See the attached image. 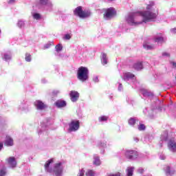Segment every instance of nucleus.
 Masks as SVG:
<instances>
[{"label":"nucleus","mask_w":176,"mask_h":176,"mask_svg":"<svg viewBox=\"0 0 176 176\" xmlns=\"http://www.w3.org/2000/svg\"><path fill=\"white\" fill-rule=\"evenodd\" d=\"M8 164H10L11 167L14 168L17 166V162H16V158L14 157H10L7 160Z\"/></svg>","instance_id":"11"},{"label":"nucleus","mask_w":176,"mask_h":176,"mask_svg":"<svg viewBox=\"0 0 176 176\" xmlns=\"http://www.w3.org/2000/svg\"><path fill=\"white\" fill-rule=\"evenodd\" d=\"M153 6H155V2L150 1L149 4L146 5V10L130 14L126 19L128 24L134 25L156 20L159 16V10L155 12L151 11Z\"/></svg>","instance_id":"1"},{"label":"nucleus","mask_w":176,"mask_h":176,"mask_svg":"<svg viewBox=\"0 0 176 176\" xmlns=\"http://www.w3.org/2000/svg\"><path fill=\"white\" fill-rule=\"evenodd\" d=\"M174 65H176V63H173Z\"/></svg>","instance_id":"44"},{"label":"nucleus","mask_w":176,"mask_h":176,"mask_svg":"<svg viewBox=\"0 0 176 176\" xmlns=\"http://www.w3.org/2000/svg\"><path fill=\"white\" fill-rule=\"evenodd\" d=\"M77 78L81 82H86L89 79V69L83 66L80 67L77 71Z\"/></svg>","instance_id":"2"},{"label":"nucleus","mask_w":176,"mask_h":176,"mask_svg":"<svg viewBox=\"0 0 176 176\" xmlns=\"http://www.w3.org/2000/svg\"><path fill=\"white\" fill-rule=\"evenodd\" d=\"M104 17L105 19H112L114 16H116V10L113 8H109L104 9Z\"/></svg>","instance_id":"5"},{"label":"nucleus","mask_w":176,"mask_h":176,"mask_svg":"<svg viewBox=\"0 0 176 176\" xmlns=\"http://www.w3.org/2000/svg\"><path fill=\"white\" fill-rule=\"evenodd\" d=\"M109 176H120V173H117L116 174H111V175H110Z\"/></svg>","instance_id":"37"},{"label":"nucleus","mask_w":176,"mask_h":176,"mask_svg":"<svg viewBox=\"0 0 176 176\" xmlns=\"http://www.w3.org/2000/svg\"><path fill=\"white\" fill-rule=\"evenodd\" d=\"M166 174L171 175V174H174V173H175V171L171 170L170 166H167L166 169Z\"/></svg>","instance_id":"25"},{"label":"nucleus","mask_w":176,"mask_h":176,"mask_svg":"<svg viewBox=\"0 0 176 176\" xmlns=\"http://www.w3.org/2000/svg\"><path fill=\"white\" fill-rule=\"evenodd\" d=\"M135 76L132 73L126 72L124 74V79H133Z\"/></svg>","instance_id":"18"},{"label":"nucleus","mask_w":176,"mask_h":176,"mask_svg":"<svg viewBox=\"0 0 176 176\" xmlns=\"http://www.w3.org/2000/svg\"><path fill=\"white\" fill-rule=\"evenodd\" d=\"M153 41L157 43H163L166 42V41L164 40V37H163L162 33H159L157 36H154Z\"/></svg>","instance_id":"10"},{"label":"nucleus","mask_w":176,"mask_h":176,"mask_svg":"<svg viewBox=\"0 0 176 176\" xmlns=\"http://www.w3.org/2000/svg\"><path fill=\"white\" fill-rule=\"evenodd\" d=\"M86 175L87 176H94V173L93 172V170H88L86 173Z\"/></svg>","instance_id":"33"},{"label":"nucleus","mask_w":176,"mask_h":176,"mask_svg":"<svg viewBox=\"0 0 176 176\" xmlns=\"http://www.w3.org/2000/svg\"><path fill=\"white\" fill-rule=\"evenodd\" d=\"M127 176H133V172L134 171V167H130L126 169Z\"/></svg>","instance_id":"21"},{"label":"nucleus","mask_w":176,"mask_h":176,"mask_svg":"<svg viewBox=\"0 0 176 176\" xmlns=\"http://www.w3.org/2000/svg\"><path fill=\"white\" fill-rule=\"evenodd\" d=\"M34 105L37 109L40 111H43V109H46V108H47V106L41 100L36 101Z\"/></svg>","instance_id":"9"},{"label":"nucleus","mask_w":176,"mask_h":176,"mask_svg":"<svg viewBox=\"0 0 176 176\" xmlns=\"http://www.w3.org/2000/svg\"><path fill=\"white\" fill-rule=\"evenodd\" d=\"M143 94H144V96H147V97H151V96H153V93L149 92V91H144L143 92Z\"/></svg>","instance_id":"28"},{"label":"nucleus","mask_w":176,"mask_h":176,"mask_svg":"<svg viewBox=\"0 0 176 176\" xmlns=\"http://www.w3.org/2000/svg\"><path fill=\"white\" fill-rule=\"evenodd\" d=\"M49 3V0H40L39 4L42 5L43 6H45V5H47Z\"/></svg>","instance_id":"24"},{"label":"nucleus","mask_w":176,"mask_h":176,"mask_svg":"<svg viewBox=\"0 0 176 176\" xmlns=\"http://www.w3.org/2000/svg\"><path fill=\"white\" fill-rule=\"evenodd\" d=\"M61 162L55 164L54 168V173L56 176H60L63 174V167H61Z\"/></svg>","instance_id":"7"},{"label":"nucleus","mask_w":176,"mask_h":176,"mask_svg":"<svg viewBox=\"0 0 176 176\" xmlns=\"http://www.w3.org/2000/svg\"><path fill=\"white\" fill-rule=\"evenodd\" d=\"M54 160L52 158L45 162L44 167L47 173H50V169H49V167H50V164H52V163H54Z\"/></svg>","instance_id":"13"},{"label":"nucleus","mask_w":176,"mask_h":176,"mask_svg":"<svg viewBox=\"0 0 176 176\" xmlns=\"http://www.w3.org/2000/svg\"><path fill=\"white\" fill-rule=\"evenodd\" d=\"M168 146L170 151H172L173 152H175L176 143L174 141L170 140Z\"/></svg>","instance_id":"16"},{"label":"nucleus","mask_w":176,"mask_h":176,"mask_svg":"<svg viewBox=\"0 0 176 176\" xmlns=\"http://www.w3.org/2000/svg\"><path fill=\"white\" fill-rule=\"evenodd\" d=\"M55 105L57 107V108H64L65 107H67V102L63 100H58L55 102Z\"/></svg>","instance_id":"12"},{"label":"nucleus","mask_w":176,"mask_h":176,"mask_svg":"<svg viewBox=\"0 0 176 176\" xmlns=\"http://www.w3.org/2000/svg\"><path fill=\"white\" fill-rule=\"evenodd\" d=\"M162 56H166L167 57H169L170 56V54L167 53V52H164L162 54Z\"/></svg>","instance_id":"38"},{"label":"nucleus","mask_w":176,"mask_h":176,"mask_svg":"<svg viewBox=\"0 0 176 176\" xmlns=\"http://www.w3.org/2000/svg\"><path fill=\"white\" fill-rule=\"evenodd\" d=\"M34 19H35V20H39V19H41V14H38V13H35L33 15Z\"/></svg>","instance_id":"31"},{"label":"nucleus","mask_w":176,"mask_h":176,"mask_svg":"<svg viewBox=\"0 0 176 176\" xmlns=\"http://www.w3.org/2000/svg\"><path fill=\"white\" fill-rule=\"evenodd\" d=\"M25 61H28V63H30V61H31V54L27 53L25 54Z\"/></svg>","instance_id":"27"},{"label":"nucleus","mask_w":176,"mask_h":176,"mask_svg":"<svg viewBox=\"0 0 176 176\" xmlns=\"http://www.w3.org/2000/svg\"><path fill=\"white\" fill-rule=\"evenodd\" d=\"M71 38H72V36L69 34H67L65 35V39H66L67 41H69Z\"/></svg>","instance_id":"34"},{"label":"nucleus","mask_w":176,"mask_h":176,"mask_svg":"<svg viewBox=\"0 0 176 176\" xmlns=\"http://www.w3.org/2000/svg\"><path fill=\"white\" fill-rule=\"evenodd\" d=\"M85 175V170H81L78 176H84Z\"/></svg>","instance_id":"36"},{"label":"nucleus","mask_w":176,"mask_h":176,"mask_svg":"<svg viewBox=\"0 0 176 176\" xmlns=\"http://www.w3.org/2000/svg\"><path fill=\"white\" fill-rule=\"evenodd\" d=\"M6 175V169H1L0 170V176H5Z\"/></svg>","instance_id":"32"},{"label":"nucleus","mask_w":176,"mask_h":176,"mask_svg":"<svg viewBox=\"0 0 176 176\" xmlns=\"http://www.w3.org/2000/svg\"><path fill=\"white\" fill-rule=\"evenodd\" d=\"M4 144L6 146H13V140L10 136H6Z\"/></svg>","instance_id":"15"},{"label":"nucleus","mask_w":176,"mask_h":176,"mask_svg":"<svg viewBox=\"0 0 176 176\" xmlns=\"http://www.w3.org/2000/svg\"><path fill=\"white\" fill-rule=\"evenodd\" d=\"M94 164H95V166H100V164H101V161L100 160V157L94 155Z\"/></svg>","instance_id":"19"},{"label":"nucleus","mask_w":176,"mask_h":176,"mask_svg":"<svg viewBox=\"0 0 176 176\" xmlns=\"http://www.w3.org/2000/svg\"><path fill=\"white\" fill-rule=\"evenodd\" d=\"M18 25H19V27H20V28L23 27V25H24V22H23V21H19V22H18Z\"/></svg>","instance_id":"35"},{"label":"nucleus","mask_w":176,"mask_h":176,"mask_svg":"<svg viewBox=\"0 0 176 176\" xmlns=\"http://www.w3.org/2000/svg\"><path fill=\"white\" fill-rule=\"evenodd\" d=\"M133 68L135 69L136 71H141L143 69L144 65H142V62H137L133 64Z\"/></svg>","instance_id":"14"},{"label":"nucleus","mask_w":176,"mask_h":176,"mask_svg":"<svg viewBox=\"0 0 176 176\" xmlns=\"http://www.w3.org/2000/svg\"><path fill=\"white\" fill-rule=\"evenodd\" d=\"M108 119H109V117L106 116H102L98 118L99 122H107Z\"/></svg>","instance_id":"22"},{"label":"nucleus","mask_w":176,"mask_h":176,"mask_svg":"<svg viewBox=\"0 0 176 176\" xmlns=\"http://www.w3.org/2000/svg\"><path fill=\"white\" fill-rule=\"evenodd\" d=\"M93 80L96 82H98V77L96 76L93 78Z\"/></svg>","instance_id":"39"},{"label":"nucleus","mask_w":176,"mask_h":176,"mask_svg":"<svg viewBox=\"0 0 176 176\" xmlns=\"http://www.w3.org/2000/svg\"><path fill=\"white\" fill-rule=\"evenodd\" d=\"M50 47V45L45 46V49H48Z\"/></svg>","instance_id":"43"},{"label":"nucleus","mask_w":176,"mask_h":176,"mask_svg":"<svg viewBox=\"0 0 176 176\" xmlns=\"http://www.w3.org/2000/svg\"><path fill=\"white\" fill-rule=\"evenodd\" d=\"M139 171H140V173L142 174V173H144V169H140Z\"/></svg>","instance_id":"42"},{"label":"nucleus","mask_w":176,"mask_h":176,"mask_svg":"<svg viewBox=\"0 0 176 176\" xmlns=\"http://www.w3.org/2000/svg\"><path fill=\"white\" fill-rule=\"evenodd\" d=\"M143 47L146 49V50H152V49H153V45H151L149 43L144 42L143 44Z\"/></svg>","instance_id":"17"},{"label":"nucleus","mask_w":176,"mask_h":176,"mask_svg":"<svg viewBox=\"0 0 176 176\" xmlns=\"http://www.w3.org/2000/svg\"><path fill=\"white\" fill-rule=\"evenodd\" d=\"M12 58V56L8 54H5L3 56V59L6 60V61H8V60H10Z\"/></svg>","instance_id":"29"},{"label":"nucleus","mask_w":176,"mask_h":176,"mask_svg":"<svg viewBox=\"0 0 176 176\" xmlns=\"http://www.w3.org/2000/svg\"><path fill=\"white\" fill-rule=\"evenodd\" d=\"M14 2V0H9L8 3H13Z\"/></svg>","instance_id":"41"},{"label":"nucleus","mask_w":176,"mask_h":176,"mask_svg":"<svg viewBox=\"0 0 176 176\" xmlns=\"http://www.w3.org/2000/svg\"><path fill=\"white\" fill-rule=\"evenodd\" d=\"M128 123L130 126H134V124H135V119L131 118L129 120Z\"/></svg>","instance_id":"23"},{"label":"nucleus","mask_w":176,"mask_h":176,"mask_svg":"<svg viewBox=\"0 0 176 176\" xmlns=\"http://www.w3.org/2000/svg\"><path fill=\"white\" fill-rule=\"evenodd\" d=\"M80 127V122L79 120H72L69 124V131H78Z\"/></svg>","instance_id":"4"},{"label":"nucleus","mask_w":176,"mask_h":176,"mask_svg":"<svg viewBox=\"0 0 176 176\" xmlns=\"http://www.w3.org/2000/svg\"><path fill=\"white\" fill-rule=\"evenodd\" d=\"M70 100L72 102H76L77 100H79V94L76 91H72L69 93Z\"/></svg>","instance_id":"8"},{"label":"nucleus","mask_w":176,"mask_h":176,"mask_svg":"<svg viewBox=\"0 0 176 176\" xmlns=\"http://www.w3.org/2000/svg\"><path fill=\"white\" fill-rule=\"evenodd\" d=\"M74 14L80 19H87L91 16V12L87 10H83L82 6H78L74 10Z\"/></svg>","instance_id":"3"},{"label":"nucleus","mask_w":176,"mask_h":176,"mask_svg":"<svg viewBox=\"0 0 176 176\" xmlns=\"http://www.w3.org/2000/svg\"><path fill=\"white\" fill-rule=\"evenodd\" d=\"M56 52H61V50H63V45L58 44L56 46Z\"/></svg>","instance_id":"30"},{"label":"nucleus","mask_w":176,"mask_h":176,"mask_svg":"<svg viewBox=\"0 0 176 176\" xmlns=\"http://www.w3.org/2000/svg\"><path fill=\"white\" fill-rule=\"evenodd\" d=\"M2 148H3V143L0 142V151L2 150Z\"/></svg>","instance_id":"40"},{"label":"nucleus","mask_w":176,"mask_h":176,"mask_svg":"<svg viewBox=\"0 0 176 176\" xmlns=\"http://www.w3.org/2000/svg\"><path fill=\"white\" fill-rule=\"evenodd\" d=\"M102 63L103 65L108 64V58H107V54L103 53L102 56Z\"/></svg>","instance_id":"20"},{"label":"nucleus","mask_w":176,"mask_h":176,"mask_svg":"<svg viewBox=\"0 0 176 176\" xmlns=\"http://www.w3.org/2000/svg\"><path fill=\"white\" fill-rule=\"evenodd\" d=\"M125 157L129 160H134L138 157V152L134 150H128L125 152Z\"/></svg>","instance_id":"6"},{"label":"nucleus","mask_w":176,"mask_h":176,"mask_svg":"<svg viewBox=\"0 0 176 176\" xmlns=\"http://www.w3.org/2000/svg\"><path fill=\"white\" fill-rule=\"evenodd\" d=\"M145 129H146V126H145V124H140L138 126V130L140 131H143L144 130H145Z\"/></svg>","instance_id":"26"}]
</instances>
